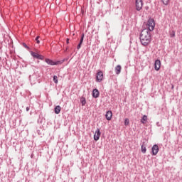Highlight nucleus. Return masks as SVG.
Instances as JSON below:
<instances>
[{
	"instance_id": "1",
	"label": "nucleus",
	"mask_w": 182,
	"mask_h": 182,
	"mask_svg": "<svg viewBox=\"0 0 182 182\" xmlns=\"http://www.w3.org/2000/svg\"><path fill=\"white\" fill-rule=\"evenodd\" d=\"M139 39L143 46H147L151 42V33L149 29H143L140 33Z\"/></svg>"
},
{
	"instance_id": "2",
	"label": "nucleus",
	"mask_w": 182,
	"mask_h": 182,
	"mask_svg": "<svg viewBox=\"0 0 182 182\" xmlns=\"http://www.w3.org/2000/svg\"><path fill=\"white\" fill-rule=\"evenodd\" d=\"M147 26H148V31L149 32H153L154 31V28L156 27V21H154V18H150L147 21Z\"/></svg>"
},
{
	"instance_id": "3",
	"label": "nucleus",
	"mask_w": 182,
	"mask_h": 182,
	"mask_svg": "<svg viewBox=\"0 0 182 182\" xmlns=\"http://www.w3.org/2000/svg\"><path fill=\"white\" fill-rule=\"evenodd\" d=\"M95 82H97V83L103 82V71L99 70L97 73Z\"/></svg>"
},
{
	"instance_id": "4",
	"label": "nucleus",
	"mask_w": 182,
	"mask_h": 182,
	"mask_svg": "<svg viewBox=\"0 0 182 182\" xmlns=\"http://www.w3.org/2000/svg\"><path fill=\"white\" fill-rule=\"evenodd\" d=\"M30 53L31 55V56L33 58V59H38L40 60H43V59H45V57H43V55L33 52V51H30Z\"/></svg>"
},
{
	"instance_id": "5",
	"label": "nucleus",
	"mask_w": 182,
	"mask_h": 182,
	"mask_svg": "<svg viewBox=\"0 0 182 182\" xmlns=\"http://www.w3.org/2000/svg\"><path fill=\"white\" fill-rule=\"evenodd\" d=\"M136 11H140L143 9V0L135 1Z\"/></svg>"
},
{
	"instance_id": "6",
	"label": "nucleus",
	"mask_w": 182,
	"mask_h": 182,
	"mask_svg": "<svg viewBox=\"0 0 182 182\" xmlns=\"http://www.w3.org/2000/svg\"><path fill=\"white\" fill-rule=\"evenodd\" d=\"M46 63L48 65H50V66H55L57 65H59V61H53V60H50L49 58H46L45 60Z\"/></svg>"
},
{
	"instance_id": "7",
	"label": "nucleus",
	"mask_w": 182,
	"mask_h": 182,
	"mask_svg": "<svg viewBox=\"0 0 182 182\" xmlns=\"http://www.w3.org/2000/svg\"><path fill=\"white\" fill-rule=\"evenodd\" d=\"M101 134H102V132H100V129L97 128L94 134V140L95 141H97V140H99L100 139Z\"/></svg>"
},
{
	"instance_id": "8",
	"label": "nucleus",
	"mask_w": 182,
	"mask_h": 182,
	"mask_svg": "<svg viewBox=\"0 0 182 182\" xmlns=\"http://www.w3.org/2000/svg\"><path fill=\"white\" fill-rule=\"evenodd\" d=\"M160 68H161V61H160V60H156L154 62V69L155 70H156L157 72H159V70H160Z\"/></svg>"
},
{
	"instance_id": "9",
	"label": "nucleus",
	"mask_w": 182,
	"mask_h": 182,
	"mask_svg": "<svg viewBox=\"0 0 182 182\" xmlns=\"http://www.w3.org/2000/svg\"><path fill=\"white\" fill-rule=\"evenodd\" d=\"M159 145L154 144L151 148L152 156H156L159 153Z\"/></svg>"
},
{
	"instance_id": "10",
	"label": "nucleus",
	"mask_w": 182,
	"mask_h": 182,
	"mask_svg": "<svg viewBox=\"0 0 182 182\" xmlns=\"http://www.w3.org/2000/svg\"><path fill=\"white\" fill-rule=\"evenodd\" d=\"M92 96V97H94V99H97V97L100 96V92H99V90H97V88L93 89Z\"/></svg>"
},
{
	"instance_id": "11",
	"label": "nucleus",
	"mask_w": 182,
	"mask_h": 182,
	"mask_svg": "<svg viewBox=\"0 0 182 182\" xmlns=\"http://www.w3.org/2000/svg\"><path fill=\"white\" fill-rule=\"evenodd\" d=\"M29 80L30 82H32V80L33 82L36 81V80H39V76L38 77H36V74H33L32 75H30L29 76Z\"/></svg>"
},
{
	"instance_id": "12",
	"label": "nucleus",
	"mask_w": 182,
	"mask_h": 182,
	"mask_svg": "<svg viewBox=\"0 0 182 182\" xmlns=\"http://www.w3.org/2000/svg\"><path fill=\"white\" fill-rule=\"evenodd\" d=\"M120 72H122V66L118 65L115 67V73L116 75H120Z\"/></svg>"
},
{
	"instance_id": "13",
	"label": "nucleus",
	"mask_w": 182,
	"mask_h": 182,
	"mask_svg": "<svg viewBox=\"0 0 182 182\" xmlns=\"http://www.w3.org/2000/svg\"><path fill=\"white\" fill-rule=\"evenodd\" d=\"M60 110H62L60 105H57L54 108V112H55V114H59V113H60Z\"/></svg>"
},
{
	"instance_id": "14",
	"label": "nucleus",
	"mask_w": 182,
	"mask_h": 182,
	"mask_svg": "<svg viewBox=\"0 0 182 182\" xmlns=\"http://www.w3.org/2000/svg\"><path fill=\"white\" fill-rule=\"evenodd\" d=\"M148 122V118L146 117V115H144L142 117V118L141 119V123H142V124H146V123H147Z\"/></svg>"
},
{
	"instance_id": "15",
	"label": "nucleus",
	"mask_w": 182,
	"mask_h": 182,
	"mask_svg": "<svg viewBox=\"0 0 182 182\" xmlns=\"http://www.w3.org/2000/svg\"><path fill=\"white\" fill-rule=\"evenodd\" d=\"M80 102L82 106L86 105V98L85 97H81L80 99Z\"/></svg>"
},
{
	"instance_id": "16",
	"label": "nucleus",
	"mask_w": 182,
	"mask_h": 182,
	"mask_svg": "<svg viewBox=\"0 0 182 182\" xmlns=\"http://www.w3.org/2000/svg\"><path fill=\"white\" fill-rule=\"evenodd\" d=\"M141 151L143 153V154H146V151H147V149H146V146L144 144H142L141 146Z\"/></svg>"
},
{
	"instance_id": "17",
	"label": "nucleus",
	"mask_w": 182,
	"mask_h": 182,
	"mask_svg": "<svg viewBox=\"0 0 182 182\" xmlns=\"http://www.w3.org/2000/svg\"><path fill=\"white\" fill-rule=\"evenodd\" d=\"M38 123H43L45 122V118L43 115H39V119H38Z\"/></svg>"
},
{
	"instance_id": "18",
	"label": "nucleus",
	"mask_w": 182,
	"mask_h": 182,
	"mask_svg": "<svg viewBox=\"0 0 182 182\" xmlns=\"http://www.w3.org/2000/svg\"><path fill=\"white\" fill-rule=\"evenodd\" d=\"M84 39H85V33H82L79 43H81V45H82Z\"/></svg>"
},
{
	"instance_id": "19",
	"label": "nucleus",
	"mask_w": 182,
	"mask_h": 182,
	"mask_svg": "<svg viewBox=\"0 0 182 182\" xmlns=\"http://www.w3.org/2000/svg\"><path fill=\"white\" fill-rule=\"evenodd\" d=\"M69 60V58H64L63 60H58V65H62L63 62H68Z\"/></svg>"
},
{
	"instance_id": "20",
	"label": "nucleus",
	"mask_w": 182,
	"mask_h": 182,
	"mask_svg": "<svg viewBox=\"0 0 182 182\" xmlns=\"http://www.w3.org/2000/svg\"><path fill=\"white\" fill-rule=\"evenodd\" d=\"M112 117H113V114H105V117L107 120H112Z\"/></svg>"
},
{
	"instance_id": "21",
	"label": "nucleus",
	"mask_w": 182,
	"mask_h": 182,
	"mask_svg": "<svg viewBox=\"0 0 182 182\" xmlns=\"http://www.w3.org/2000/svg\"><path fill=\"white\" fill-rule=\"evenodd\" d=\"M53 81L54 82V83L58 84V76L53 75Z\"/></svg>"
},
{
	"instance_id": "22",
	"label": "nucleus",
	"mask_w": 182,
	"mask_h": 182,
	"mask_svg": "<svg viewBox=\"0 0 182 182\" xmlns=\"http://www.w3.org/2000/svg\"><path fill=\"white\" fill-rule=\"evenodd\" d=\"M169 1L170 0H161V2L164 4V5H168Z\"/></svg>"
},
{
	"instance_id": "23",
	"label": "nucleus",
	"mask_w": 182,
	"mask_h": 182,
	"mask_svg": "<svg viewBox=\"0 0 182 182\" xmlns=\"http://www.w3.org/2000/svg\"><path fill=\"white\" fill-rule=\"evenodd\" d=\"M170 36L171 38H174V36H176V31H172V32L170 33Z\"/></svg>"
},
{
	"instance_id": "24",
	"label": "nucleus",
	"mask_w": 182,
	"mask_h": 182,
	"mask_svg": "<svg viewBox=\"0 0 182 182\" xmlns=\"http://www.w3.org/2000/svg\"><path fill=\"white\" fill-rule=\"evenodd\" d=\"M129 119L126 118L124 120V126H129Z\"/></svg>"
},
{
	"instance_id": "25",
	"label": "nucleus",
	"mask_w": 182,
	"mask_h": 182,
	"mask_svg": "<svg viewBox=\"0 0 182 182\" xmlns=\"http://www.w3.org/2000/svg\"><path fill=\"white\" fill-rule=\"evenodd\" d=\"M39 38H41L39 36L36 37V42L38 44L41 43V41H39Z\"/></svg>"
},
{
	"instance_id": "26",
	"label": "nucleus",
	"mask_w": 182,
	"mask_h": 182,
	"mask_svg": "<svg viewBox=\"0 0 182 182\" xmlns=\"http://www.w3.org/2000/svg\"><path fill=\"white\" fill-rule=\"evenodd\" d=\"M22 45H23V46L26 49H28V50L30 49V48H29V46H28V45H26V43H23Z\"/></svg>"
},
{
	"instance_id": "27",
	"label": "nucleus",
	"mask_w": 182,
	"mask_h": 182,
	"mask_svg": "<svg viewBox=\"0 0 182 182\" xmlns=\"http://www.w3.org/2000/svg\"><path fill=\"white\" fill-rule=\"evenodd\" d=\"M80 48H82V44L80 43H79L77 46V49L79 50V49H80Z\"/></svg>"
},
{
	"instance_id": "28",
	"label": "nucleus",
	"mask_w": 182,
	"mask_h": 182,
	"mask_svg": "<svg viewBox=\"0 0 182 182\" xmlns=\"http://www.w3.org/2000/svg\"><path fill=\"white\" fill-rule=\"evenodd\" d=\"M106 114H113V113L112 112V111L108 110L106 112Z\"/></svg>"
},
{
	"instance_id": "29",
	"label": "nucleus",
	"mask_w": 182,
	"mask_h": 182,
	"mask_svg": "<svg viewBox=\"0 0 182 182\" xmlns=\"http://www.w3.org/2000/svg\"><path fill=\"white\" fill-rule=\"evenodd\" d=\"M66 43H67V45H69V38L66 39Z\"/></svg>"
},
{
	"instance_id": "30",
	"label": "nucleus",
	"mask_w": 182,
	"mask_h": 182,
	"mask_svg": "<svg viewBox=\"0 0 182 182\" xmlns=\"http://www.w3.org/2000/svg\"><path fill=\"white\" fill-rule=\"evenodd\" d=\"M29 109H30L29 107H27L26 109V112H29Z\"/></svg>"
},
{
	"instance_id": "31",
	"label": "nucleus",
	"mask_w": 182,
	"mask_h": 182,
	"mask_svg": "<svg viewBox=\"0 0 182 182\" xmlns=\"http://www.w3.org/2000/svg\"><path fill=\"white\" fill-rule=\"evenodd\" d=\"M145 9H146V11H149V6H146L145 7Z\"/></svg>"
},
{
	"instance_id": "32",
	"label": "nucleus",
	"mask_w": 182,
	"mask_h": 182,
	"mask_svg": "<svg viewBox=\"0 0 182 182\" xmlns=\"http://www.w3.org/2000/svg\"><path fill=\"white\" fill-rule=\"evenodd\" d=\"M174 87V85H172V89Z\"/></svg>"
}]
</instances>
